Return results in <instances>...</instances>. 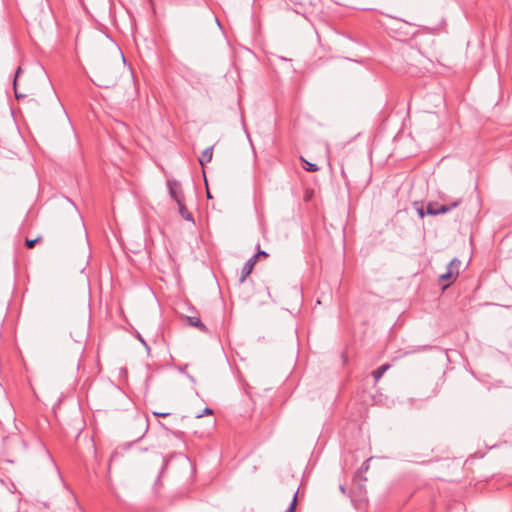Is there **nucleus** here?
Instances as JSON below:
<instances>
[{"instance_id":"f257e3e1","label":"nucleus","mask_w":512,"mask_h":512,"mask_svg":"<svg viewBox=\"0 0 512 512\" xmlns=\"http://www.w3.org/2000/svg\"><path fill=\"white\" fill-rule=\"evenodd\" d=\"M93 82L98 87L109 88L116 84L117 75L107 66L99 67L94 73Z\"/></svg>"},{"instance_id":"f03ea898","label":"nucleus","mask_w":512,"mask_h":512,"mask_svg":"<svg viewBox=\"0 0 512 512\" xmlns=\"http://www.w3.org/2000/svg\"><path fill=\"white\" fill-rule=\"evenodd\" d=\"M461 201L456 200L450 204H437L435 202H429L426 206L427 215L436 216L450 212L454 208L460 205Z\"/></svg>"},{"instance_id":"7ed1b4c3","label":"nucleus","mask_w":512,"mask_h":512,"mask_svg":"<svg viewBox=\"0 0 512 512\" xmlns=\"http://www.w3.org/2000/svg\"><path fill=\"white\" fill-rule=\"evenodd\" d=\"M167 188L169 191L170 197L177 203L184 201V195L181 189V184L174 178L167 179Z\"/></svg>"},{"instance_id":"20e7f679","label":"nucleus","mask_w":512,"mask_h":512,"mask_svg":"<svg viewBox=\"0 0 512 512\" xmlns=\"http://www.w3.org/2000/svg\"><path fill=\"white\" fill-rule=\"evenodd\" d=\"M257 260L258 254H255L245 262V264L242 267L241 276L239 278L240 283H243L246 280V278L251 274L255 264L257 263Z\"/></svg>"},{"instance_id":"39448f33","label":"nucleus","mask_w":512,"mask_h":512,"mask_svg":"<svg viewBox=\"0 0 512 512\" xmlns=\"http://www.w3.org/2000/svg\"><path fill=\"white\" fill-rule=\"evenodd\" d=\"M213 156V146H210L206 148L201 156L199 157V163L201 166H204L205 164L209 163Z\"/></svg>"},{"instance_id":"423d86ee","label":"nucleus","mask_w":512,"mask_h":512,"mask_svg":"<svg viewBox=\"0 0 512 512\" xmlns=\"http://www.w3.org/2000/svg\"><path fill=\"white\" fill-rule=\"evenodd\" d=\"M188 323L198 328L201 332L208 333V328L205 324L202 323L199 317H187Z\"/></svg>"},{"instance_id":"0eeeda50","label":"nucleus","mask_w":512,"mask_h":512,"mask_svg":"<svg viewBox=\"0 0 512 512\" xmlns=\"http://www.w3.org/2000/svg\"><path fill=\"white\" fill-rule=\"evenodd\" d=\"M144 434H145V433H143L141 436H139L136 440H134V441H132V442H125V443L120 444V445L117 447L116 451L112 454L111 459H113L114 457H116V456L118 455V450H119V449H121V450H123V451H127V450H129V449H130V447H131L134 443L138 442L139 440H141V439L144 437Z\"/></svg>"},{"instance_id":"6e6552de","label":"nucleus","mask_w":512,"mask_h":512,"mask_svg":"<svg viewBox=\"0 0 512 512\" xmlns=\"http://www.w3.org/2000/svg\"><path fill=\"white\" fill-rule=\"evenodd\" d=\"M177 205H178V210H179L180 215L185 220L194 222V218H193L192 214L186 209L184 203L180 202V204H177Z\"/></svg>"},{"instance_id":"1a4fd4ad","label":"nucleus","mask_w":512,"mask_h":512,"mask_svg":"<svg viewBox=\"0 0 512 512\" xmlns=\"http://www.w3.org/2000/svg\"><path fill=\"white\" fill-rule=\"evenodd\" d=\"M390 368L389 364H383L380 367H378L376 370L372 372V376L374 377L375 381H379V379L384 375V373Z\"/></svg>"},{"instance_id":"9d476101","label":"nucleus","mask_w":512,"mask_h":512,"mask_svg":"<svg viewBox=\"0 0 512 512\" xmlns=\"http://www.w3.org/2000/svg\"><path fill=\"white\" fill-rule=\"evenodd\" d=\"M23 73V70L21 67H18L16 72H15V76H14V81H13V87H14V92H15V97L16 98H22V97H25L24 94H20L17 90V79L18 77Z\"/></svg>"},{"instance_id":"9b49d317","label":"nucleus","mask_w":512,"mask_h":512,"mask_svg":"<svg viewBox=\"0 0 512 512\" xmlns=\"http://www.w3.org/2000/svg\"><path fill=\"white\" fill-rule=\"evenodd\" d=\"M460 265L461 261L457 258H454L449 262L447 269L452 271L453 274L458 275Z\"/></svg>"},{"instance_id":"f8f14e48","label":"nucleus","mask_w":512,"mask_h":512,"mask_svg":"<svg viewBox=\"0 0 512 512\" xmlns=\"http://www.w3.org/2000/svg\"><path fill=\"white\" fill-rule=\"evenodd\" d=\"M301 161L303 162V168L308 172H316L319 170V167L315 163L308 162L306 159L301 157Z\"/></svg>"},{"instance_id":"ddd939ff","label":"nucleus","mask_w":512,"mask_h":512,"mask_svg":"<svg viewBox=\"0 0 512 512\" xmlns=\"http://www.w3.org/2000/svg\"><path fill=\"white\" fill-rule=\"evenodd\" d=\"M39 241H41V237H37L35 239H26L25 240V246L28 248V249H32L34 248V246L36 245V243H38Z\"/></svg>"},{"instance_id":"4468645a","label":"nucleus","mask_w":512,"mask_h":512,"mask_svg":"<svg viewBox=\"0 0 512 512\" xmlns=\"http://www.w3.org/2000/svg\"><path fill=\"white\" fill-rule=\"evenodd\" d=\"M296 500H297V495L295 494L293 497V500L291 501L289 507L287 508V510L285 512H295Z\"/></svg>"},{"instance_id":"2eb2a0df","label":"nucleus","mask_w":512,"mask_h":512,"mask_svg":"<svg viewBox=\"0 0 512 512\" xmlns=\"http://www.w3.org/2000/svg\"><path fill=\"white\" fill-rule=\"evenodd\" d=\"M455 276H456V275H455V274H453V272H452V271H450V270H448V269H447V272H446V273H444V274H442V275L440 276V279H441V280H449V279L454 278Z\"/></svg>"},{"instance_id":"dca6fc26","label":"nucleus","mask_w":512,"mask_h":512,"mask_svg":"<svg viewBox=\"0 0 512 512\" xmlns=\"http://www.w3.org/2000/svg\"><path fill=\"white\" fill-rule=\"evenodd\" d=\"M210 414H212V409H211V408H209V407H206V408L204 409L203 413H201V414H197V415H196V418H201V417H203L204 415H210Z\"/></svg>"},{"instance_id":"f3484780","label":"nucleus","mask_w":512,"mask_h":512,"mask_svg":"<svg viewBox=\"0 0 512 512\" xmlns=\"http://www.w3.org/2000/svg\"><path fill=\"white\" fill-rule=\"evenodd\" d=\"M136 337L146 347V349L149 350V346L147 345L146 341L143 339L141 334L137 332Z\"/></svg>"},{"instance_id":"a211bd4d","label":"nucleus","mask_w":512,"mask_h":512,"mask_svg":"<svg viewBox=\"0 0 512 512\" xmlns=\"http://www.w3.org/2000/svg\"><path fill=\"white\" fill-rule=\"evenodd\" d=\"M417 213L420 216V218H423L427 214L426 210H424L423 207L417 208Z\"/></svg>"},{"instance_id":"6ab92c4d","label":"nucleus","mask_w":512,"mask_h":512,"mask_svg":"<svg viewBox=\"0 0 512 512\" xmlns=\"http://www.w3.org/2000/svg\"><path fill=\"white\" fill-rule=\"evenodd\" d=\"M153 414L157 417H167L170 415L169 412H153Z\"/></svg>"},{"instance_id":"aec40b11","label":"nucleus","mask_w":512,"mask_h":512,"mask_svg":"<svg viewBox=\"0 0 512 512\" xmlns=\"http://www.w3.org/2000/svg\"><path fill=\"white\" fill-rule=\"evenodd\" d=\"M167 464H168V460H167L165 457H163V458H162V468H161V472L166 468Z\"/></svg>"},{"instance_id":"412c9836","label":"nucleus","mask_w":512,"mask_h":512,"mask_svg":"<svg viewBox=\"0 0 512 512\" xmlns=\"http://www.w3.org/2000/svg\"><path fill=\"white\" fill-rule=\"evenodd\" d=\"M257 254H258V257H259L260 255L265 256V257H267V256H268V253H267V252H265V251H262V250H259Z\"/></svg>"},{"instance_id":"4be33fe9","label":"nucleus","mask_w":512,"mask_h":512,"mask_svg":"<svg viewBox=\"0 0 512 512\" xmlns=\"http://www.w3.org/2000/svg\"><path fill=\"white\" fill-rule=\"evenodd\" d=\"M340 491L345 494L346 493V489L343 485H340Z\"/></svg>"},{"instance_id":"5701e85b","label":"nucleus","mask_w":512,"mask_h":512,"mask_svg":"<svg viewBox=\"0 0 512 512\" xmlns=\"http://www.w3.org/2000/svg\"><path fill=\"white\" fill-rule=\"evenodd\" d=\"M207 197H208V198H211V197H212L209 191H207Z\"/></svg>"}]
</instances>
